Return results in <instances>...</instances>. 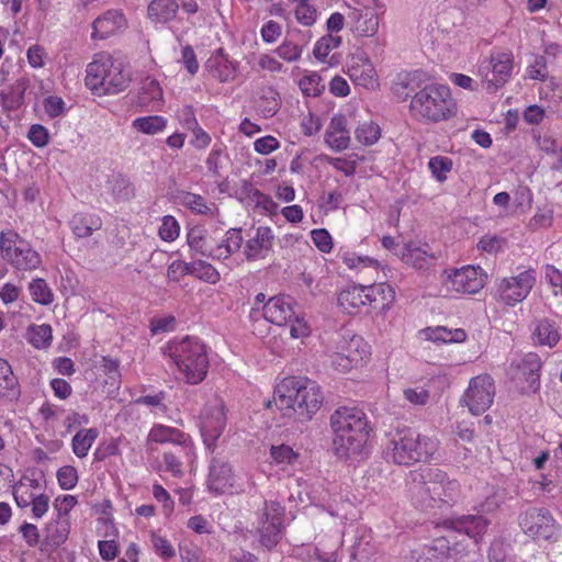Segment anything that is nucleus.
I'll return each instance as SVG.
<instances>
[{"label": "nucleus", "mask_w": 562, "mask_h": 562, "mask_svg": "<svg viewBox=\"0 0 562 562\" xmlns=\"http://www.w3.org/2000/svg\"><path fill=\"white\" fill-rule=\"evenodd\" d=\"M429 338L445 344L462 342L467 339V333L462 328L448 329L446 327H437L430 331Z\"/></svg>", "instance_id": "nucleus-45"}, {"label": "nucleus", "mask_w": 562, "mask_h": 562, "mask_svg": "<svg viewBox=\"0 0 562 562\" xmlns=\"http://www.w3.org/2000/svg\"><path fill=\"white\" fill-rule=\"evenodd\" d=\"M514 56L508 50L493 52L479 65V76L487 92H495L510 78Z\"/></svg>", "instance_id": "nucleus-7"}, {"label": "nucleus", "mask_w": 562, "mask_h": 562, "mask_svg": "<svg viewBox=\"0 0 562 562\" xmlns=\"http://www.w3.org/2000/svg\"><path fill=\"white\" fill-rule=\"evenodd\" d=\"M20 395L19 382L11 366L0 358V396L10 400Z\"/></svg>", "instance_id": "nucleus-35"}, {"label": "nucleus", "mask_w": 562, "mask_h": 562, "mask_svg": "<svg viewBox=\"0 0 562 562\" xmlns=\"http://www.w3.org/2000/svg\"><path fill=\"white\" fill-rule=\"evenodd\" d=\"M544 278L553 288L555 294L562 289V272L554 266L547 265L544 267Z\"/></svg>", "instance_id": "nucleus-64"}, {"label": "nucleus", "mask_w": 562, "mask_h": 562, "mask_svg": "<svg viewBox=\"0 0 562 562\" xmlns=\"http://www.w3.org/2000/svg\"><path fill=\"white\" fill-rule=\"evenodd\" d=\"M29 290L33 301L38 304L49 305L54 300L52 290L42 278L34 279L30 283Z\"/></svg>", "instance_id": "nucleus-44"}, {"label": "nucleus", "mask_w": 562, "mask_h": 562, "mask_svg": "<svg viewBox=\"0 0 562 562\" xmlns=\"http://www.w3.org/2000/svg\"><path fill=\"white\" fill-rule=\"evenodd\" d=\"M348 76L356 85L367 89L376 86L375 70L368 59L349 65Z\"/></svg>", "instance_id": "nucleus-32"}, {"label": "nucleus", "mask_w": 562, "mask_h": 562, "mask_svg": "<svg viewBox=\"0 0 562 562\" xmlns=\"http://www.w3.org/2000/svg\"><path fill=\"white\" fill-rule=\"evenodd\" d=\"M187 241L191 249L196 255H201L202 257H207L212 259H216V245L215 239H213L207 231L200 225L193 226L188 231Z\"/></svg>", "instance_id": "nucleus-23"}, {"label": "nucleus", "mask_w": 562, "mask_h": 562, "mask_svg": "<svg viewBox=\"0 0 562 562\" xmlns=\"http://www.w3.org/2000/svg\"><path fill=\"white\" fill-rule=\"evenodd\" d=\"M284 509L277 502H265L258 512L257 531L261 546L271 550L282 539Z\"/></svg>", "instance_id": "nucleus-8"}, {"label": "nucleus", "mask_w": 562, "mask_h": 562, "mask_svg": "<svg viewBox=\"0 0 562 562\" xmlns=\"http://www.w3.org/2000/svg\"><path fill=\"white\" fill-rule=\"evenodd\" d=\"M151 543L157 554L164 559H171L176 555V551L171 543L160 535L151 533Z\"/></svg>", "instance_id": "nucleus-55"}, {"label": "nucleus", "mask_w": 562, "mask_h": 562, "mask_svg": "<svg viewBox=\"0 0 562 562\" xmlns=\"http://www.w3.org/2000/svg\"><path fill=\"white\" fill-rule=\"evenodd\" d=\"M437 449V440L420 436L414 429L404 428L391 434L384 454L395 464L412 465L416 462H427Z\"/></svg>", "instance_id": "nucleus-3"}, {"label": "nucleus", "mask_w": 562, "mask_h": 562, "mask_svg": "<svg viewBox=\"0 0 562 562\" xmlns=\"http://www.w3.org/2000/svg\"><path fill=\"white\" fill-rule=\"evenodd\" d=\"M294 301L291 296L278 295L263 305L265 318L276 325H286L294 318Z\"/></svg>", "instance_id": "nucleus-20"}, {"label": "nucleus", "mask_w": 562, "mask_h": 562, "mask_svg": "<svg viewBox=\"0 0 562 562\" xmlns=\"http://www.w3.org/2000/svg\"><path fill=\"white\" fill-rule=\"evenodd\" d=\"M341 44V37L338 35L328 34L319 38L313 49L315 58L325 61L329 53L339 47Z\"/></svg>", "instance_id": "nucleus-46"}, {"label": "nucleus", "mask_w": 562, "mask_h": 562, "mask_svg": "<svg viewBox=\"0 0 562 562\" xmlns=\"http://www.w3.org/2000/svg\"><path fill=\"white\" fill-rule=\"evenodd\" d=\"M270 454L278 464H293L299 458V453L286 445L271 446Z\"/></svg>", "instance_id": "nucleus-51"}, {"label": "nucleus", "mask_w": 562, "mask_h": 562, "mask_svg": "<svg viewBox=\"0 0 562 562\" xmlns=\"http://www.w3.org/2000/svg\"><path fill=\"white\" fill-rule=\"evenodd\" d=\"M294 14L301 24L310 26L315 23L317 11L313 5L302 3L296 5Z\"/></svg>", "instance_id": "nucleus-58"}, {"label": "nucleus", "mask_w": 562, "mask_h": 562, "mask_svg": "<svg viewBox=\"0 0 562 562\" xmlns=\"http://www.w3.org/2000/svg\"><path fill=\"white\" fill-rule=\"evenodd\" d=\"M0 250L3 259L18 270H34L42 262L38 252L13 231L0 234Z\"/></svg>", "instance_id": "nucleus-6"}, {"label": "nucleus", "mask_w": 562, "mask_h": 562, "mask_svg": "<svg viewBox=\"0 0 562 562\" xmlns=\"http://www.w3.org/2000/svg\"><path fill=\"white\" fill-rule=\"evenodd\" d=\"M274 236L268 226H259L256 235L249 238L245 246V257L248 261L263 259L273 247Z\"/></svg>", "instance_id": "nucleus-21"}, {"label": "nucleus", "mask_w": 562, "mask_h": 562, "mask_svg": "<svg viewBox=\"0 0 562 562\" xmlns=\"http://www.w3.org/2000/svg\"><path fill=\"white\" fill-rule=\"evenodd\" d=\"M424 479H426L429 486L430 496L435 498L438 508L449 507L458 495L459 483L456 480H450L447 473L438 469H424Z\"/></svg>", "instance_id": "nucleus-13"}, {"label": "nucleus", "mask_w": 562, "mask_h": 562, "mask_svg": "<svg viewBox=\"0 0 562 562\" xmlns=\"http://www.w3.org/2000/svg\"><path fill=\"white\" fill-rule=\"evenodd\" d=\"M209 468L207 487L216 494L233 487L234 474L228 460L220 453H212Z\"/></svg>", "instance_id": "nucleus-16"}, {"label": "nucleus", "mask_w": 562, "mask_h": 562, "mask_svg": "<svg viewBox=\"0 0 562 562\" xmlns=\"http://www.w3.org/2000/svg\"><path fill=\"white\" fill-rule=\"evenodd\" d=\"M276 52L283 60L294 61L301 57L302 47L293 42L285 41L277 48Z\"/></svg>", "instance_id": "nucleus-57"}, {"label": "nucleus", "mask_w": 562, "mask_h": 562, "mask_svg": "<svg viewBox=\"0 0 562 562\" xmlns=\"http://www.w3.org/2000/svg\"><path fill=\"white\" fill-rule=\"evenodd\" d=\"M445 524L448 525L449 528L464 532L469 537L477 540V538L486 531L490 520L481 515H468L446 520Z\"/></svg>", "instance_id": "nucleus-25"}, {"label": "nucleus", "mask_w": 562, "mask_h": 562, "mask_svg": "<svg viewBox=\"0 0 562 562\" xmlns=\"http://www.w3.org/2000/svg\"><path fill=\"white\" fill-rule=\"evenodd\" d=\"M428 166L432 176L442 182L447 179L446 173L452 168V160L445 156H436L429 160Z\"/></svg>", "instance_id": "nucleus-50"}, {"label": "nucleus", "mask_w": 562, "mask_h": 562, "mask_svg": "<svg viewBox=\"0 0 562 562\" xmlns=\"http://www.w3.org/2000/svg\"><path fill=\"white\" fill-rule=\"evenodd\" d=\"M124 24L125 19L123 14L116 10H109L93 21L91 37L93 40H104L114 34L116 30L123 27Z\"/></svg>", "instance_id": "nucleus-26"}, {"label": "nucleus", "mask_w": 562, "mask_h": 562, "mask_svg": "<svg viewBox=\"0 0 562 562\" xmlns=\"http://www.w3.org/2000/svg\"><path fill=\"white\" fill-rule=\"evenodd\" d=\"M179 224L171 215L162 217L161 226L159 227V236L165 241H172L179 236Z\"/></svg>", "instance_id": "nucleus-53"}, {"label": "nucleus", "mask_w": 562, "mask_h": 562, "mask_svg": "<svg viewBox=\"0 0 562 562\" xmlns=\"http://www.w3.org/2000/svg\"><path fill=\"white\" fill-rule=\"evenodd\" d=\"M273 401L284 416H293L297 422H307L322 407L324 395L313 380L288 378L277 386Z\"/></svg>", "instance_id": "nucleus-2"}, {"label": "nucleus", "mask_w": 562, "mask_h": 562, "mask_svg": "<svg viewBox=\"0 0 562 562\" xmlns=\"http://www.w3.org/2000/svg\"><path fill=\"white\" fill-rule=\"evenodd\" d=\"M57 480L63 490H71L78 481L76 469L70 465L60 468L57 472Z\"/></svg>", "instance_id": "nucleus-56"}, {"label": "nucleus", "mask_w": 562, "mask_h": 562, "mask_svg": "<svg viewBox=\"0 0 562 562\" xmlns=\"http://www.w3.org/2000/svg\"><path fill=\"white\" fill-rule=\"evenodd\" d=\"M177 199L179 202L190 209L192 212L201 215L212 214V209L206 204L205 199L200 195L188 191L178 193Z\"/></svg>", "instance_id": "nucleus-43"}, {"label": "nucleus", "mask_w": 562, "mask_h": 562, "mask_svg": "<svg viewBox=\"0 0 562 562\" xmlns=\"http://www.w3.org/2000/svg\"><path fill=\"white\" fill-rule=\"evenodd\" d=\"M532 338L536 345L552 348L560 341L561 336L554 322L542 318L535 323Z\"/></svg>", "instance_id": "nucleus-31"}, {"label": "nucleus", "mask_w": 562, "mask_h": 562, "mask_svg": "<svg viewBox=\"0 0 562 562\" xmlns=\"http://www.w3.org/2000/svg\"><path fill=\"white\" fill-rule=\"evenodd\" d=\"M312 239L322 252H329L333 248L331 237L326 229H314Z\"/></svg>", "instance_id": "nucleus-62"}, {"label": "nucleus", "mask_w": 562, "mask_h": 562, "mask_svg": "<svg viewBox=\"0 0 562 562\" xmlns=\"http://www.w3.org/2000/svg\"><path fill=\"white\" fill-rule=\"evenodd\" d=\"M535 282V271L529 269L516 277L502 279L497 284V294L506 305L514 306L527 297Z\"/></svg>", "instance_id": "nucleus-14"}, {"label": "nucleus", "mask_w": 562, "mask_h": 562, "mask_svg": "<svg viewBox=\"0 0 562 562\" xmlns=\"http://www.w3.org/2000/svg\"><path fill=\"white\" fill-rule=\"evenodd\" d=\"M149 437L155 442H173L177 445H183L187 441V436L180 430L162 425L155 426L150 432Z\"/></svg>", "instance_id": "nucleus-42"}, {"label": "nucleus", "mask_w": 562, "mask_h": 562, "mask_svg": "<svg viewBox=\"0 0 562 562\" xmlns=\"http://www.w3.org/2000/svg\"><path fill=\"white\" fill-rule=\"evenodd\" d=\"M329 357L331 367L338 372H347L353 367H357L351 360L348 359V357L344 355V352H339L336 349Z\"/></svg>", "instance_id": "nucleus-63"}, {"label": "nucleus", "mask_w": 562, "mask_h": 562, "mask_svg": "<svg viewBox=\"0 0 562 562\" xmlns=\"http://www.w3.org/2000/svg\"><path fill=\"white\" fill-rule=\"evenodd\" d=\"M27 137L36 147H44L48 144V132L44 126L40 124H34L31 126Z\"/></svg>", "instance_id": "nucleus-61"}, {"label": "nucleus", "mask_w": 562, "mask_h": 562, "mask_svg": "<svg viewBox=\"0 0 562 562\" xmlns=\"http://www.w3.org/2000/svg\"><path fill=\"white\" fill-rule=\"evenodd\" d=\"M243 240L240 228H229L226 232L225 239L216 244V259H227L232 254L238 251Z\"/></svg>", "instance_id": "nucleus-39"}, {"label": "nucleus", "mask_w": 562, "mask_h": 562, "mask_svg": "<svg viewBox=\"0 0 562 562\" xmlns=\"http://www.w3.org/2000/svg\"><path fill=\"white\" fill-rule=\"evenodd\" d=\"M106 186L117 202H126L135 196V187L132 181L122 173H113L109 177Z\"/></svg>", "instance_id": "nucleus-33"}, {"label": "nucleus", "mask_w": 562, "mask_h": 562, "mask_svg": "<svg viewBox=\"0 0 562 562\" xmlns=\"http://www.w3.org/2000/svg\"><path fill=\"white\" fill-rule=\"evenodd\" d=\"M346 125V117L338 114L331 117L326 130L325 142L336 151H341L349 146L350 136Z\"/></svg>", "instance_id": "nucleus-24"}, {"label": "nucleus", "mask_w": 562, "mask_h": 562, "mask_svg": "<svg viewBox=\"0 0 562 562\" xmlns=\"http://www.w3.org/2000/svg\"><path fill=\"white\" fill-rule=\"evenodd\" d=\"M117 64L114 63L111 55L105 53L95 54L93 60L87 66L86 85L97 93L104 86V80L112 68Z\"/></svg>", "instance_id": "nucleus-19"}, {"label": "nucleus", "mask_w": 562, "mask_h": 562, "mask_svg": "<svg viewBox=\"0 0 562 562\" xmlns=\"http://www.w3.org/2000/svg\"><path fill=\"white\" fill-rule=\"evenodd\" d=\"M379 9L382 5L360 3L351 8L348 18L352 22V29L361 36H373L379 30Z\"/></svg>", "instance_id": "nucleus-15"}, {"label": "nucleus", "mask_w": 562, "mask_h": 562, "mask_svg": "<svg viewBox=\"0 0 562 562\" xmlns=\"http://www.w3.org/2000/svg\"><path fill=\"white\" fill-rule=\"evenodd\" d=\"M333 450L340 459L362 454L369 440L370 428L366 414L356 406H339L329 418Z\"/></svg>", "instance_id": "nucleus-1"}, {"label": "nucleus", "mask_w": 562, "mask_h": 562, "mask_svg": "<svg viewBox=\"0 0 562 562\" xmlns=\"http://www.w3.org/2000/svg\"><path fill=\"white\" fill-rule=\"evenodd\" d=\"M402 260L417 270H426L435 260V257L424 248L406 245L402 252Z\"/></svg>", "instance_id": "nucleus-38"}, {"label": "nucleus", "mask_w": 562, "mask_h": 562, "mask_svg": "<svg viewBox=\"0 0 562 562\" xmlns=\"http://www.w3.org/2000/svg\"><path fill=\"white\" fill-rule=\"evenodd\" d=\"M167 126V120L159 115H149L137 117L132 122V127L137 132L155 135L164 131Z\"/></svg>", "instance_id": "nucleus-41"}, {"label": "nucleus", "mask_w": 562, "mask_h": 562, "mask_svg": "<svg viewBox=\"0 0 562 562\" xmlns=\"http://www.w3.org/2000/svg\"><path fill=\"white\" fill-rule=\"evenodd\" d=\"M196 266L199 267L196 278L211 284L220 281V273L211 263L204 260H196Z\"/></svg>", "instance_id": "nucleus-59"}, {"label": "nucleus", "mask_w": 562, "mask_h": 562, "mask_svg": "<svg viewBox=\"0 0 562 562\" xmlns=\"http://www.w3.org/2000/svg\"><path fill=\"white\" fill-rule=\"evenodd\" d=\"M356 139L363 145H372L380 137V127L373 122H364L355 131Z\"/></svg>", "instance_id": "nucleus-49"}, {"label": "nucleus", "mask_w": 562, "mask_h": 562, "mask_svg": "<svg viewBox=\"0 0 562 562\" xmlns=\"http://www.w3.org/2000/svg\"><path fill=\"white\" fill-rule=\"evenodd\" d=\"M200 430L203 442L211 453H214L216 441L226 427L225 405L222 400L215 398L209 402L200 416Z\"/></svg>", "instance_id": "nucleus-10"}, {"label": "nucleus", "mask_w": 562, "mask_h": 562, "mask_svg": "<svg viewBox=\"0 0 562 562\" xmlns=\"http://www.w3.org/2000/svg\"><path fill=\"white\" fill-rule=\"evenodd\" d=\"M99 436L97 428L80 429L72 438V451L78 458H85Z\"/></svg>", "instance_id": "nucleus-40"}, {"label": "nucleus", "mask_w": 562, "mask_h": 562, "mask_svg": "<svg viewBox=\"0 0 562 562\" xmlns=\"http://www.w3.org/2000/svg\"><path fill=\"white\" fill-rule=\"evenodd\" d=\"M162 99V90L158 81L154 78L146 77L142 80L136 103L143 109H148L153 102Z\"/></svg>", "instance_id": "nucleus-37"}, {"label": "nucleus", "mask_w": 562, "mask_h": 562, "mask_svg": "<svg viewBox=\"0 0 562 562\" xmlns=\"http://www.w3.org/2000/svg\"><path fill=\"white\" fill-rule=\"evenodd\" d=\"M29 335V341L35 348L47 347L53 339L52 327L46 324L32 326Z\"/></svg>", "instance_id": "nucleus-48"}, {"label": "nucleus", "mask_w": 562, "mask_h": 562, "mask_svg": "<svg viewBox=\"0 0 562 562\" xmlns=\"http://www.w3.org/2000/svg\"><path fill=\"white\" fill-rule=\"evenodd\" d=\"M506 245V239L496 235H484L477 243V248L488 254H496Z\"/></svg>", "instance_id": "nucleus-54"}, {"label": "nucleus", "mask_w": 562, "mask_h": 562, "mask_svg": "<svg viewBox=\"0 0 562 562\" xmlns=\"http://www.w3.org/2000/svg\"><path fill=\"white\" fill-rule=\"evenodd\" d=\"M457 105L450 89L430 83L417 91L411 100L409 111L418 121L440 122L456 114Z\"/></svg>", "instance_id": "nucleus-5"}, {"label": "nucleus", "mask_w": 562, "mask_h": 562, "mask_svg": "<svg viewBox=\"0 0 562 562\" xmlns=\"http://www.w3.org/2000/svg\"><path fill=\"white\" fill-rule=\"evenodd\" d=\"M205 69L215 79L221 82L233 80L235 77V67L220 48L205 63Z\"/></svg>", "instance_id": "nucleus-28"}, {"label": "nucleus", "mask_w": 562, "mask_h": 562, "mask_svg": "<svg viewBox=\"0 0 562 562\" xmlns=\"http://www.w3.org/2000/svg\"><path fill=\"white\" fill-rule=\"evenodd\" d=\"M335 344V349L344 352L356 366L361 363L369 355L368 345L363 341L362 337L357 335L350 337L339 336Z\"/></svg>", "instance_id": "nucleus-27"}, {"label": "nucleus", "mask_w": 562, "mask_h": 562, "mask_svg": "<svg viewBox=\"0 0 562 562\" xmlns=\"http://www.w3.org/2000/svg\"><path fill=\"white\" fill-rule=\"evenodd\" d=\"M519 526L527 536L537 540H551L559 530L552 514L544 507H530L521 513Z\"/></svg>", "instance_id": "nucleus-9"}, {"label": "nucleus", "mask_w": 562, "mask_h": 562, "mask_svg": "<svg viewBox=\"0 0 562 562\" xmlns=\"http://www.w3.org/2000/svg\"><path fill=\"white\" fill-rule=\"evenodd\" d=\"M70 226L76 237L86 238L101 228L102 221L99 216L91 214H75Z\"/></svg>", "instance_id": "nucleus-36"}, {"label": "nucleus", "mask_w": 562, "mask_h": 562, "mask_svg": "<svg viewBox=\"0 0 562 562\" xmlns=\"http://www.w3.org/2000/svg\"><path fill=\"white\" fill-rule=\"evenodd\" d=\"M408 491L413 505L423 510L430 512L438 509L435 498H431L429 486L426 479H424V469L416 472H411L408 481Z\"/></svg>", "instance_id": "nucleus-18"}, {"label": "nucleus", "mask_w": 562, "mask_h": 562, "mask_svg": "<svg viewBox=\"0 0 562 562\" xmlns=\"http://www.w3.org/2000/svg\"><path fill=\"white\" fill-rule=\"evenodd\" d=\"M449 555V541L445 537H440L435 539L431 544L413 550L409 562H446Z\"/></svg>", "instance_id": "nucleus-22"}, {"label": "nucleus", "mask_w": 562, "mask_h": 562, "mask_svg": "<svg viewBox=\"0 0 562 562\" xmlns=\"http://www.w3.org/2000/svg\"><path fill=\"white\" fill-rule=\"evenodd\" d=\"M515 368L517 371L516 374H521L529 384V387L536 391L539 385V371L541 368V360L539 356L537 353L529 352L519 360Z\"/></svg>", "instance_id": "nucleus-30"}, {"label": "nucleus", "mask_w": 562, "mask_h": 562, "mask_svg": "<svg viewBox=\"0 0 562 562\" xmlns=\"http://www.w3.org/2000/svg\"><path fill=\"white\" fill-rule=\"evenodd\" d=\"M131 82V76L126 72L121 64H117L115 68L110 70L108 78L104 80V86L97 91V94H115L125 90Z\"/></svg>", "instance_id": "nucleus-34"}, {"label": "nucleus", "mask_w": 562, "mask_h": 562, "mask_svg": "<svg viewBox=\"0 0 562 562\" xmlns=\"http://www.w3.org/2000/svg\"><path fill=\"white\" fill-rule=\"evenodd\" d=\"M505 499V491L499 487H491L480 507L483 513H494Z\"/></svg>", "instance_id": "nucleus-52"}, {"label": "nucleus", "mask_w": 562, "mask_h": 562, "mask_svg": "<svg viewBox=\"0 0 562 562\" xmlns=\"http://www.w3.org/2000/svg\"><path fill=\"white\" fill-rule=\"evenodd\" d=\"M495 396L494 380L490 374H480L470 380L461 402L473 415H481L493 404Z\"/></svg>", "instance_id": "nucleus-11"}, {"label": "nucleus", "mask_w": 562, "mask_h": 562, "mask_svg": "<svg viewBox=\"0 0 562 562\" xmlns=\"http://www.w3.org/2000/svg\"><path fill=\"white\" fill-rule=\"evenodd\" d=\"M258 108L265 117L273 116L280 109L279 93L269 88L260 97Z\"/></svg>", "instance_id": "nucleus-47"}, {"label": "nucleus", "mask_w": 562, "mask_h": 562, "mask_svg": "<svg viewBox=\"0 0 562 562\" xmlns=\"http://www.w3.org/2000/svg\"><path fill=\"white\" fill-rule=\"evenodd\" d=\"M403 395L413 405H425L429 400V391L420 386L405 389Z\"/></svg>", "instance_id": "nucleus-60"}, {"label": "nucleus", "mask_w": 562, "mask_h": 562, "mask_svg": "<svg viewBox=\"0 0 562 562\" xmlns=\"http://www.w3.org/2000/svg\"><path fill=\"white\" fill-rule=\"evenodd\" d=\"M338 305L347 314H356L361 307L374 301V290L367 285H352L342 290L337 297Z\"/></svg>", "instance_id": "nucleus-17"}, {"label": "nucleus", "mask_w": 562, "mask_h": 562, "mask_svg": "<svg viewBox=\"0 0 562 562\" xmlns=\"http://www.w3.org/2000/svg\"><path fill=\"white\" fill-rule=\"evenodd\" d=\"M179 11L177 0H151L147 5V18L156 24L172 21Z\"/></svg>", "instance_id": "nucleus-29"}, {"label": "nucleus", "mask_w": 562, "mask_h": 562, "mask_svg": "<svg viewBox=\"0 0 562 562\" xmlns=\"http://www.w3.org/2000/svg\"><path fill=\"white\" fill-rule=\"evenodd\" d=\"M443 274V282L448 289L467 294L477 293L484 286L487 277L480 267L473 266L445 271Z\"/></svg>", "instance_id": "nucleus-12"}, {"label": "nucleus", "mask_w": 562, "mask_h": 562, "mask_svg": "<svg viewBox=\"0 0 562 562\" xmlns=\"http://www.w3.org/2000/svg\"><path fill=\"white\" fill-rule=\"evenodd\" d=\"M166 351L187 383L195 385L205 379L210 362L206 347L199 339L186 337L171 341Z\"/></svg>", "instance_id": "nucleus-4"}]
</instances>
